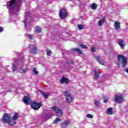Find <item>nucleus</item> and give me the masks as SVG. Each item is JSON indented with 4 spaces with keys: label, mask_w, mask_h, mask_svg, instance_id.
<instances>
[{
    "label": "nucleus",
    "mask_w": 128,
    "mask_h": 128,
    "mask_svg": "<svg viewBox=\"0 0 128 128\" xmlns=\"http://www.w3.org/2000/svg\"><path fill=\"white\" fill-rule=\"evenodd\" d=\"M90 8L92 10H96L98 8V5L96 3H93L90 5Z\"/></svg>",
    "instance_id": "obj_22"
},
{
    "label": "nucleus",
    "mask_w": 128,
    "mask_h": 128,
    "mask_svg": "<svg viewBox=\"0 0 128 128\" xmlns=\"http://www.w3.org/2000/svg\"><path fill=\"white\" fill-rule=\"evenodd\" d=\"M23 22H24V24L25 26H26V22L24 20V21H23Z\"/></svg>",
    "instance_id": "obj_40"
},
{
    "label": "nucleus",
    "mask_w": 128,
    "mask_h": 128,
    "mask_svg": "<svg viewBox=\"0 0 128 128\" xmlns=\"http://www.w3.org/2000/svg\"><path fill=\"white\" fill-rule=\"evenodd\" d=\"M35 30L38 34H40V32H42V29L40 28H39L38 26H36Z\"/></svg>",
    "instance_id": "obj_23"
},
{
    "label": "nucleus",
    "mask_w": 128,
    "mask_h": 128,
    "mask_svg": "<svg viewBox=\"0 0 128 128\" xmlns=\"http://www.w3.org/2000/svg\"><path fill=\"white\" fill-rule=\"evenodd\" d=\"M28 38H31V39L34 38V35L30 34L28 36Z\"/></svg>",
    "instance_id": "obj_37"
},
{
    "label": "nucleus",
    "mask_w": 128,
    "mask_h": 128,
    "mask_svg": "<svg viewBox=\"0 0 128 128\" xmlns=\"http://www.w3.org/2000/svg\"><path fill=\"white\" fill-rule=\"evenodd\" d=\"M59 16L61 20H64L68 18V11L65 8L62 9L59 12Z\"/></svg>",
    "instance_id": "obj_3"
},
{
    "label": "nucleus",
    "mask_w": 128,
    "mask_h": 128,
    "mask_svg": "<svg viewBox=\"0 0 128 128\" xmlns=\"http://www.w3.org/2000/svg\"><path fill=\"white\" fill-rule=\"evenodd\" d=\"M52 109L57 114L58 116H62V110L56 106L52 107Z\"/></svg>",
    "instance_id": "obj_8"
},
{
    "label": "nucleus",
    "mask_w": 128,
    "mask_h": 128,
    "mask_svg": "<svg viewBox=\"0 0 128 128\" xmlns=\"http://www.w3.org/2000/svg\"><path fill=\"white\" fill-rule=\"evenodd\" d=\"M106 22V17L103 18L102 20H100L98 22V26H102L104 22Z\"/></svg>",
    "instance_id": "obj_15"
},
{
    "label": "nucleus",
    "mask_w": 128,
    "mask_h": 128,
    "mask_svg": "<svg viewBox=\"0 0 128 128\" xmlns=\"http://www.w3.org/2000/svg\"><path fill=\"white\" fill-rule=\"evenodd\" d=\"M33 72L34 74H38V70H36V68H33Z\"/></svg>",
    "instance_id": "obj_32"
},
{
    "label": "nucleus",
    "mask_w": 128,
    "mask_h": 128,
    "mask_svg": "<svg viewBox=\"0 0 128 128\" xmlns=\"http://www.w3.org/2000/svg\"><path fill=\"white\" fill-rule=\"evenodd\" d=\"M11 119L10 114H5L2 118V122L5 124H8V122H10V120Z\"/></svg>",
    "instance_id": "obj_6"
},
{
    "label": "nucleus",
    "mask_w": 128,
    "mask_h": 128,
    "mask_svg": "<svg viewBox=\"0 0 128 128\" xmlns=\"http://www.w3.org/2000/svg\"><path fill=\"white\" fill-rule=\"evenodd\" d=\"M94 58L96 59L98 62L100 64H102V66H104V60L100 58V56H94Z\"/></svg>",
    "instance_id": "obj_10"
},
{
    "label": "nucleus",
    "mask_w": 128,
    "mask_h": 128,
    "mask_svg": "<svg viewBox=\"0 0 128 128\" xmlns=\"http://www.w3.org/2000/svg\"><path fill=\"white\" fill-rule=\"evenodd\" d=\"M30 106L34 110H38L40 108V106H42V103H38L36 102H30Z\"/></svg>",
    "instance_id": "obj_4"
},
{
    "label": "nucleus",
    "mask_w": 128,
    "mask_h": 128,
    "mask_svg": "<svg viewBox=\"0 0 128 128\" xmlns=\"http://www.w3.org/2000/svg\"><path fill=\"white\" fill-rule=\"evenodd\" d=\"M114 26H115L114 28L116 30H118L120 28V22L118 21H116L114 22Z\"/></svg>",
    "instance_id": "obj_12"
},
{
    "label": "nucleus",
    "mask_w": 128,
    "mask_h": 128,
    "mask_svg": "<svg viewBox=\"0 0 128 128\" xmlns=\"http://www.w3.org/2000/svg\"><path fill=\"white\" fill-rule=\"evenodd\" d=\"M115 102H118V104H122L124 102V97L120 94H117L115 96L114 98Z\"/></svg>",
    "instance_id": "obj_7"
},
{
    "label": "nucleus",
    "mask_w": 128,
    "mask_h": 128,
    "mask_svg": "<svg viewBox=\"0 0 128 128\" xmlns=\"http://www.w3.org/2000/svg\"><path fill=\"white\" fill-rule=\"evenodd\" d=\"M69 62L71 64H74V61L72 60H69Z\"/></svg>",
    "instance_id": "obj_38"
},
{
    "label": "nucleus",
    "mask_w": 128,
    "mask_h": 128,
    "mask_svg": "<svg viewBox=\"0 0 128 128\" xmlns=\"http://www.w3.org/2000/svg\"><path fill=\"white\" fill-rule=\"evenodd\" d=\"M4 32V28L2 26H0V32Z\"/></svg>",
    "instance_id": "obj_39"
},
{
    "label": "nucleus",
    "mask_w": 128,
    "mask_h": 128,
    "mask_svg": "<svg viewBox=\"0 0 128 128\" xmlns=\"http://www.w3.org/2000/svg\"><path fill=\"white\" fill-rule=\"evenodd\" d=\"M41 94H43V96L45 98H48V96H50V94H46V92H42Z\"/></svg>",
    "instance_id": "obj_24"
},
{
    "label": "nucleus",
    "mask_w": 128,
    "mask_h": 128,
    "mask_svg": "<svg viewBox=\"0 0 128 128\" xmlns=\"http://www.w3.org/2000/svg\"><path fill=\"white\" fill-rule=\"evenodd\" d=\"M102 98L104 100H103L104 102H106L108 100V98L107 96H104Z\"/></svg>",
    "instance_id": "obj_28"
},
{
    "label": "nucleus",
    "mask_w": 128,
    "mask_h": 128,
    "mask_svg": "<svg viewBox=\"0 0 128 128\" xmlns=\"http://www.w3.org/2000/svg\"><path fill=\"white\" fill-rule=\"evenodd\" d=\"M18 118V114L16 112L12 117L13 120H17Z\"/></svg>",
    "instance_id": "obj_21"
},
{
    "label": "nucleus",
    "mask_w": 128,
    "mask_h": 128,
    "mask_svg": "<svg viewBox=\"0 0 128 128\" xmlns=\"http://www.w3.org/2000/svg\"><path fill=\"white\" fill-rule=\"evenodd\" d=\"M87 118H94V116L92 115L91 114H88L86 115Z\"/></svg>",
    "instance_id": "obj_33"
},
{
    "label": "nucleus",
    "mask_w": 128,
    "mask_h": 128,
    "mask_svg": "<svg viewBox=\"0 0 128 128\" xmlns=\"http://www.w3.org/2000/svg\"><path fill=\"white\" fill-rule=\"evenodd\" d=\"M12 70L13 72H16V65L14 64H13Z\"/></svg>",
    "instance_id": "obj_34"
},
{
    "label": "nucleus",
    "mask_w": 128,
    "mask_h": 128,
    "mask_svg": "<svg viewBox=\"0 0 128 128\" xmlns=\"http://www.w3.org/2000/svg\"><path fill=\"white\" fill-rule=\"evenodd\" d=\"M20 72L22 74H24L26 72V69H22Z\"/></svg>",
    "instance_id": "obj_36"
},
{
    "label": "nucleus",
    "mask_w": 128,
    "mask_h": 128,
    "mask_svg": "<svg viewBox=\"0 0 128 128\" xmlns=\"http://www.w3.org/2000/svg\"><path fill=\"white\" fill-rule=\"evenodd\" d=\"M91 50H92V52H96V48L92 47V48H91Z\"/></svg>",
    "instance_id": "obj_35"
},
{
    "label": "nucleus",
    "mask_w": 128,
    "mask_h": 128,
    "mask_svg": "<svg viewBox=\"0 0 128 128\" xmlns=\"http://www.w3.org/2000/svg\"><path fill=\"white\" fill-rule=\"evenodd\" d=\"M79 46H80V48H88V46H84V44H80Z\"/></svg>",
    "instance_id": "obj_27"
},
{
    "label": "nucleus",
    "mask_w": 128,
    "mask_h": 128,
    "mask_svg": "<svg viewBox=\"0 0 128 128\" xmlns=\"http://www.w3.org/2000/svg\"><path fill=\"white\" fill-rule=\"evenodd\" d=\"M8 124L10 126H16V122H15L14 120L10 119V121L8 122Z\"/></svg>",
    "instance_id": "obj_18"
},
{
    "label": "nucleus",
    "mask_w": 128,
    "mask_h": 128,
    "mask_svg": "<svg viewBox=\"0 0 128 128\" xmlns=\"http://www.w3.org/2000/svg\"><path fill=\"white\" fill-rule=\"evenodd\" d=\"M31 46H32L33 48L31 50V54H36V50H38L36 49V47L34 46V45Z\"/></svg>",
    "instance_id": "obj_19"
},
{
    "label": "nucleus",
    "mask_w": 128,
    "mask_h": 128,
    "mask_svg": "<svg viewBox=\"0 0 128 128\" xmlns=\"http://www.w3.org/2000/svg\"><path fill=\"white\" fill-rule=\"evenodd\" d=\"M78 28H79L80 30H84V26L82 25V24H78Z\"/></svg>",
    "instance_id": "obj_30"
},
{
    "label": "nucleus",
    "mask_w": 128,
    "mask_h": 128,
    "mask_svg": "<svg viewBox=\"0 0 128 128\" xmlns=\"http://www.w3.org/2000/svg\"><path fill=\"white\" fill-rule=\"evenodd\" d=\"M70 0V1H72V0Z\"/></svg>",
    "instance_id": "obj_42"
},
{
    "label": "nucleus",
    "mask_w": 128,
    "mask_h": 128,
    "mask_svg": "<svg viewBox=\"0 0 128 128\" xmlns=\"http://www.w3.org/2000/svg\"><path fill=\"white\" fill-rule=\"evenodd\" d=\"M72 52H77L78 54H82L83 52L82 50L78 48H74L72 49Z\"/></svg>",
    "instance_id": "obj_16"
},
{
    "label": "nucleus",
    "mask_w": 128,
    "mask_h": 128,
    "mask_svg": "<svg viewBox=\"0 0 128 128\" xmlns=\"http://www.w3.org/2000/svg\"><path fill=\"white\" fill-rule=\"evenodd\" d=\"M106 114L108 116H112L114 112L112 108H109L107 109Z\"/></svg>",
    "instance_id": "obj_14"
},
{
    "label": "nucleus",
    "mask_w": 128,
    "mask_h": 128,
    "mask_svg": "<svg viewBox=\"0 0 128 128\" xmlns=\"http://www.w3.org/2000/svg\"><path fill=\"white\" fill-rule=\"evenodd\" d=\"M124 72H126L128 73V68L126 69H124Z\"/></svg>",
    "instance_id": "obj_41"
},
{
    "label": "nucleus",
    "mask_w": 128,
    "mask_h": 128,
    "mask_svg": "<svg viewBox=\"0 0 128 128\" xmlns=\"http://www.w3.org/2000/svg\"><path fill=\"white\" fill-rule=\"evenodd\" d=\"M64 96L66 97V100L67 102H72L74 98H72V96L70 94V92L68 91H64Z\"/></svg>",
    "instance_id": "obj_5"
},
{
    "label": "nucleus",
    "mask_w": 128,
    "mask_h": 128,
    "mask_svg": "<svg viewBox=\"0 0 128 128\" xmlns=\"http://www.w3.org/2000/svg\"><path fill=\"white\" fill-rule=\"evenodd\" d=\"M94 76H95V80H98L100 74L98 72V70L96 69H95L94 70Z\"/></svg>",
    "instance_id": "obj_20"
},
{
    "label": "nucleus",
    "mask_w": 128,
    "mask_h": 128,
    "mask_svg": "<svg viewBox=\"0 0 128 128\" xmlns=\"http://www.w3.org/2000/svg\"><path fill=\"white\" fill-rule=\"evenodd\" d=\"M44 118H45V120H50V116L48 114H46L44 115Z\"/></svg>",
    "instance_id": "obj_29"
},
{
    "label": "nucleus",
    "mask_w": 128,
    "mask_h": 128,
    "mask_svg": "<svg viewBox=\"0 0 128 128\" xmlns=\"http://www.w3.org/2000/svg\"><path fill=\"white\" fill-rule=\"evenodd\" d=\"M23 102L25 104H30V99L28 96H25L23 98Z\"/></svg>",
    "instance_id": "obj_11"
},
{
    "label": "nucleus",
    "mask_w": 128,
    "mask_h": 128,
    "mask_svg": "<svg viewBox=\"0 0 128 128\" xmlns=\"http://www.w3.org/2000/svg\"><path fill=\"white\" fill-rule=\"evenodd\" d=\"M117 64L118 66L122 64V68H126L128 64V58L124 55L118 54L117 55Z\"/></svg>",
    "instance_id": "obj_2"
},
{
    "label": "nucleus",
    "mask_w": 128,
    "mask_h": 128,
    "mask_svg": "<svg viewBox=\"0 0 128 128\" xmlns=\"http://www.w3.org/2000/svg\"><path fill=\"white\" fill-rule=\"evenodd\" d=\"M94 105L96 106H100V102L96 100L94 102Z\"/></svg>",
    "instance_id": "obj_31"
},
{
    "label": "nucleus",
    "mask_w": 128,
    "mask_h": 128,
    "mask_svg": "<svg viewBox=\"0 0 128 128\" xmlns=\"http://www.w3.org/2000/svg\"><path fill=\"white\" fill-rule=\"evenodd\" d=\"M60 120H62V119L57 118L54 120L53 124H58V122H60Z\"/></svg>",
    "instance_id": "obj_25"
},
{
    "label": "nucleus",
    "mask_w": 128,
    "mask_h": 128,
    "mask_svg": "<svg viewBox=\"0 0 128 128\" xmlns=\"http://www.w3.org/2000/svg\"><path fill=\"white\" fill-rule=\"evenodd\" d=\"M70 82V81L69 78H68L64 76H63L61 79L60 84H67Z\"/></svg>",
    "instance_id": "obj_9"
},
{
    "label": "nucleus",
    "mask_w": 128,
    "mask_h": 128,
    "mask_svg": "<svg viewBox=\"0 0 128 128\" xmlns=\"http://www.w3.org/2000/svg\"><path fill=\"white\" fill-rule=\"evenodd\" d=\"M22 0H10L6 2V8L10 12H20Z\"/></svg>",
    "instance_id": "obj_1"
},
{
    "label": "nucleus",
    "mask_w": 128,
    "mask_h": 128,
    "mask_svg": "<svg viewBox=\"0 0 128 128\" xmlns=\"http://www.w3.org/2000/svg\"><path fill=\"white\" fill-rule=\"evenodd\" d=\"M70 120H66L60 124V126L62 128H66L70 124Z\"/></svg>",
    "instance_id": "obj_13"
},
{
    "label": "nucleus",
    "mask_w": 128,
    "mask_h": 128,
    "mask_svg": "<svg viewBox=\"0 0 128 128\" xmlns=\"http://www.w3.org/2000/svg\"><path fill=\"white\" fill-rule=\"evenodd\" d=\"M50 54H52V50H50L48 48L47 49V52H46V54H47L48 56H50Z\"/></svg>",
    "instance_id": "obj_26"
},
{
    "label": "nucleus",
    "mask_w": 128,
    "mask_h": 128,
    "mask_svg": "<svg viewBox=\"0 0 128 128\" xmlns=\"http://www.w3.org/2000/svg\"><path fill=\"white\" fill-rule=\"evenodd\" d=\"M124 42V40L122 39H119L118 41V44L120 46V48H124V44H122Z\"/></svg>",
    "instance_id": "obj_17"
}]
</instances>
